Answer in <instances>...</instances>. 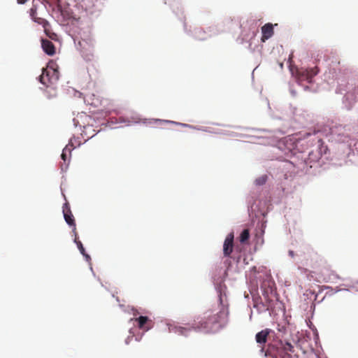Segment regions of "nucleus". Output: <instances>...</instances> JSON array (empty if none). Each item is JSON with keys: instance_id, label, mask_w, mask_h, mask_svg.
I'll list each match as a JSON object with an SVG mask.
<instances>
[{"instance_id": "obj_1", "label": "nucleus", "mask_w": 358, "mask_h": 358, "mask_svg": "<svg viewBox=\"0 0 358 358\" xmlns=\"http://www.w3.org/2000/svg\"><path fill=\"white\" fill-rule=\"evenodd\" d=\"M220 300V303L217 309L206 311L201 320L195 322L191 327H173L169 328L170 331L182 336H187V333L192 329L212 334L218 332L227 326L229 314L228 307L222 304L221 299Z\"/></svg>"}, {"instance_id": "obj_2", "label": "nucleus", "mask_w": 358, "mask_h": 358, "mask_svg": "<svg viewBox=\"0 0 358 358\" xmlns=\"http://www.w3.org/2000/svg\"><path fill=\"white\" fill-rule=\"evenodd\" d=\"M59 79V71L52 66H48L46 69H43L42 74L40 76V82L48 87L57 82Z\"/></svg>"}, {"instance_id": "obj_3", "label": "nucleus", "mask_w": 358, "mask_h": 358, "mask_svg": "<svg viewBox=\"0 0 358 358\" xmlns=\"http://www.w3.org/2000/svg\"><path fill=\"white\" fill-rule=\"evenodd\" d=\"M317 66L313 68H301L296 71V77L299 81H307L309 83L313 82V78L319 73Z\"/></svg>"}, {"instance_id": "obj_4", "label": "nucleus", "mask_w": 358, "mask_h": 358, "mask_svg": "<svg viewBox=\"0 0 358 358\" xmlns=\"http://www.w3.org/2000/svg\"><path fill=\"white\" fill-rule=\"evenodd\" d=\"M78 45L83 57L90 59V57L93 56L94 43L91 38H89L80 40L78 42Z\"/></svg>"}, {"instance_id": "obj_5", "label": "nucleus", "mask_w": 358, "mask_h": 358, "mask_svg": "<svg viewBox=\"0 0 358 358\" xmlns=\"http://www.w3.org/2000/svg\"><path fill=\"white\" fill-rule=\"evenodd\" d=\"M320 276L324 282H335L340 279L339 275L334 271L330 266H325L320 270Z\"/></svg>"}, {"instance_id": "obj_6", "label": "nucleus", "mask_w": 358, "mask_h": 358, "mask_svg": "<svg viewBox=\"0 0 358 358\" xmlns=\"http://www.w3.org/2000/svg\"><path fill=\"white\" fill-rule=\"evenodd\" d=\"M62 211H63L64 217L65 221L69 226L73 227V231L74 233H76L75 220H74L73 215L71 213L69 203L68 202H66L63 205Z\"/></svg>"}, {"instance_id": "obj_7", "label": "nucleus", "mask_w": 358, "mask_h": 358, "mask_svg": "<svg viewBox=\"0 0 358 358\" xmlns=\"http://www.w3.org/2000/svg\"><path fill=\"white\" fill-rule=\"evenodd\" d=\"M85 101L89 104L94 106V107L103 106L107 108L110 105V101L106 100H99L98 97H96L94 94H86L84 97Z\"/></svg>"}, {"instance_id": "obj_8", "label": "nucleus", "mask_w": 358, "mask_h": 358, "mask_svg": "<svg viewBox=\"0 0 358 358\" xmlns=\"http://www.w3.org/2000/svg\"><path fill=\"white\" fill-rule=\"evenodd\" d=\"M131 320L136 322L138 327L143 331H147L152 327V322L147 316H140Z\"/></svg>"}, {"instance_id": "obj_9", "label": "nucleus", "mask_w": 358, "mask_h": 358, "mask_svg": "<svg viewBox=\"0 0 358 358\" xmlns=\"http://www.w3.org/2000/svg\"><path fill=\"white\" fill-rule=\"evenodd\" d=\"M234 248V234L227 235L223 245V253L225 257H229Z\"/></svg>"}, {"instance_id": "obj_10", "label": "nucleus", "mask_w": 358, "mask_h": 358, "mask_svg": "<svg viewBox=\"0 0 358 358\" xmlns=\"http://www.w3.org/2000/svg\"><path fill=\"white\" fill-rule=\"evenodd\" d=\"M262 36L261 41L265 42L274 34L273 26L271 23H266L262 27Z\"/></svg>"}, {"instance_id": "obj_11", "label": "nucleus", "mask_w": 358, "mask_h": 358, "mask_svg": "<svg viewBox=\"0 0 358 358\" xmlns=\"http://www.w3.org/2000/svg\"><path fill=\"white\" fill-rule=\"evenodd\" d=\"M41 45L44 52L48 55H53L55 53L54 44L48 39H42Z\"/></svg>"}, {"instance_id": "obj_12", "label": "nucleus", "mask_w": 358, "mask_h": 358, "mask_svg": "<svg viewBox=\"0 0 358 358\" xmlns=\"http://www.w3.org/2000/svg\"><path fill=\"white\" fill-rule=\"evenodd\" d=\"M271 330L268 329H265L256 334L255 339L257 343L259 344H264L267 341V337L270 334Z\"/></svg>"}, {"instance_id": "obj_13", "label": "nucleus", "mask_w": 358, "mask_h": 358, "mask_svg": "<svg viewBox=\"0 0 358 358\" xmlns=\"http://www.w3.org/2000/svg\"><path fill=\"white\" fill-rule=\"evenodd\" d=\"M73 148V145L72 143V141H71L63 149L61 157L62 160L64 161V163H66V162H69V157L71 155V150Z\"/></svg>"}, {"instance_id": "obj_14", "label": "nucleus", "mask_w": 358, "mask_h": 358, "mask_svg": "<svg viewBox=\"0 0 358 358\" xmlns=\"http://www.w3.org/2000/svg\"><path fill=\"white\" fill-rule=\"evenodd\" d=\"M274 357L275 358H292L291 354L285 352V350H282V349H279L278 348H277Z\"/></svg>"}, {"instance_id": "obj_15", "label": "nucleus", "mask_w": 358, "mask_h": 358, "mask_svg": "<svg viewBox=\"0 0 358 358\" xmlns=\"http://www.w3.org/2000/svg\"><path fill=\"white\" fill-rule=\"evenodd\" d=\"M76 234V237H75V243L77 244V246L80 250V252H81V254L85 257L86 259L87 260H90V255H88L87 254L85 253V248L82 244V243L78 240V238H77V236H76V233H75Z\"/></svg>"}, {"instance_id": "obj_16", "label": "nucleus", "mask_w": 358, "mask_h": 358, "mask_svg": "<svg viewBox=\"0 0 358 358\" xmlns=\"http://www.w3.org/2000/svg\"><path fill=\"white\" fill-rule=\"evenodd\" d=\"M279 349H282V350H285V352H294V347L292 345L289 343H283L282 342H280V347H278Z\"/></svg>"}, {"instance_id": "obj_17", "label": "nucleus", "mask_w": 358, "mask_h": 358, "mask_svg": "<svg viewBox=\"0 0 358 358\" xmlns=\"http://www.w3.org/2000/svg\"><path fill=\"white\" fill-rule=\"evenodd\" d=\"M250 238V232L248 229H244L240 235V242L245 243Z\"/></svg>"}, {"instance_id": "obj_18", "label": "nucleus", "mask_w": 358, "mask_h": 358, "mask_svg": "<svg viewBox=\"0 0 358 358\" xmlns=\"http://www.w3.org/2000/svg\"><path fill=\"white\" fill-rule=\"evenodd\" d=\"M267 176L266 175H263V176H261L260 177L257 178L255 181V183L256 185H263L266 183V180H267Z\"/></svg>"}, {"instance_id": "obj_19", "label": "nucleus", "mask_w": 358, "mask_h": 358, "mask_svg": "<svg viewBox=\"0 0 358 358\" xmlns=\"http://www.w3.org/2000/svg\"><path fill=\"white\" fill-rule=\"evenodd\" d=\"M34 22H36V23L39 24H42L44 27H45V25L48 24V22L42 18V17H36L35 18L32 19Z\"/></svg>"}, {"instance_id": "obj_20", "label": "nucleus", "mask_w": 358, "mask_h": 358, "mask_svg": "<svg viewBox=\"0 0 358 358\" xmlns=\"http://www.w3.org/2000/svg\"><path fill=\"white\" fill-rule=\"evenodd\" d=\"M36 10H37L36 6L33 5V6L30 8V10H29V15H30L31 19H34L36 17Z\"/></svg>"}, {"instance_id": "obj_21", "label": "nucleus", "mask_w": 358, "mask_h": 358, "mask_svg": "<svg viewBox=\"0 0 358 358\" xmlns=\"http://www.w3.org/2000/svg\"><path fill=\"white\" fill-rule=\"evenodd\" d=\"M308 136L309 137H313V138H312L313 141H314L315 139H317V143H318L319 145H321L323 143V141L322 140V138H318V137L316 138V136H315L316 134H313V136L311 134H308Z\"/></svg>"}, {"instance_id": "obj_22", "label": "nucleus", "mask_w": 358, "mask_h": 358, "mask_svg": "<svg viewBox=\"0 0 358 358\" xmlns=\"http://www.w3.org/2000/svg\"><path fill=\"white\" fill-rule=\"evenodd\" d=\"M288 254L292 258L295 256V253L293 250H289Z\"/></svg>"}, {"instance_id": "obj_23", "label": "nucleus", "mask_w": 358, "mask_h": 358, "mask_svg": "<svg viewBox=\"0 0 358 358\" xmlns=\"http://www.w3.org/2000/svg\"><path fill=\"white\" fill-rule=\"evenodd\" d=\"M28 0H17V3L19 4H24Z\"/></svg>"}, {"instance_id": "obj_24", "label": "nucleus", "mask_w": 358, "mask_h": 358, "mask_svg": "<svg viewBox=\"0 0 358 358\" xmlns=\"http://www.w3.org/2000/svg\"><path fill=\"white\" fill-rule=\"evenodd\" d=\"M164 123H173V124H177L176 122H171V121H163Z\"/></svg>"}, {"instance_id": "obj_25", "label": "nucleus", "mask_w": 358, "mask_h": 358, "mask_svg": "<svg viewBox=\"0 0 358 358\" xmlns=\"http://www.w3.org/2000/svg\"><path fill=\"white\" fill-rule=\"evenodd\" d=\"M129 338H130L129 337H128V338H127V340H126V341H125L127 344H129Z\"/></svg>"}, {"instance_id": "obj_26", "label": "nucleus", "mask_w": 358, "mask_h": 358, "mask_svg": "<svg viewBox=\"0 0 358 358\" xmlns=\"http://www.w3.org/2000/svg\"><path fill=\"white\" fill-rule=\"evenodd\" d=\"M137 312L136 313H134V315H137Z\"/></svg>"}]
</instances>
